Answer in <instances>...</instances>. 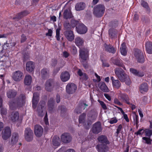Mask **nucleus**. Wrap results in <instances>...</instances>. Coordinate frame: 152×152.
<instances>
[{
	"label": "nucleus",
	"instance_id": "1",
	"mask_svg": "<svg viewBox=\"0 0 152 152\" xmlns=\"http://www.w3.org/2000/svg\"><path fill=\"white\" fill-rule=\"evenodd\" d=\"M115 73L118 79L121 82H125L126 85L129 86L131 81L129 76L121 68H117L115 70Z\"/></svg>",
	"mask_w": 152,
	"mask_h": 152
},
{
	"label": "nucleus",
	"instance_id": "2",
	"mask_svg": "<svg viewBox=\"0 0 152 152\" xmlns=\"http://www.w3.org/2000/svg\"><path fill=\"white\" fill-rule=\"evenodd\" d=\"M59 86V83L55 81L53 79L48 80L45 84V90L49 92L52 91L54 88Z\"/></svg>",
	"mask_w": 152,
	"mask_h": 152
},
{
	"label": "nucleus",
	"instance_id": "3",
	"mask_svg": "<svg viewBox=\"0 0 152 152\" xmlns=\"http://www.w3.org/2000/svg\"><path fill=\"white\" fill-rule=\"evenodd\" d=\"M105 7L104 5L99 4L96 5L93 9V13L94 15L97 18H101L104 15Z\"/></svg>",
	"mask_w": 152,
	"mask_h": 152
},
{
	"label": "nucleus",
	"instance_id": "4",
	"mask_svg": "<svg viewBox=\"0 0 152 152\" xmlns=\"http://www.w3.org/2000/svg\"><path fill=\"white\" fill-rule=\"evenodd\" d=\"M134 56L137 60L138 62L140 63H143L145 61V58L143 53L138 49L134 50Z\"/></svg>",
	"mask_w": 152,
	"mask_h": 152
},
{
	"label": "nucleus",
	"instance_id": "5",
	"mask_svg": "<svg viewBox=\"0 0 152 152\" xmlns=\"http://www.w3.org/2000/svg\"><path fill=\"white\" fill-rule=\"evenodd\" d=\"M89 50L87 48L80 49L79 50V58L83 61H86L89 57Z\"/></svg>",
	"mask_w": 152,
	"mask_h": 152
},
{
	"label": "nucleus",
	"instance_id": "6",
	"mask_svg": "<svg viewBox=\"0 0 152 152\" xmlns=\"http://www.w3.org/2000/svg\"><path fill=\"white\" fill-rule=\"evenodd\" d=\"M33 133L32 130L29 128H26L25 130L24 137L28 142L31 141L33 138Z\"/></svg>",
	"mask_w": 152,
	"mask_h": 152
},
{
	"label": "nucleus",
	"instance_id": "7",
	"mask_svg": "<svg viewBox=\"0 0 152 152\" xmlns=\"http://www.w3.org/2000/svg\"><path fill=\"white\" fill-rule=\"evenodd\" d=\"M45 101H42L40 102L37 110L39 116L42 117L44 115L45 113Z\"/></svg>",
	"mask_w": 152,
	"mask_h": 152
},
{
	"label": "nucleus",
	"instance_id": "8",
	"mask_svg": "<svg viewBox=\"0 0 152 152\" xmlns=\"http://www.w3.org/2000/svg\"><path fill=\"white\" fill-rule=\"evenodd\" d=\"M77 87L74 83H68L66 86V91L69 94H72L75 93L77 90Z\"/></svg>",
	"mask_w": 152,
	"mask_h": 152
},
{
	"label": "nucleus",
	"instance_id": "9",
	"mask_svg": "<svg viewBox=\"0 0 152 152\" xmlns=\"http://www.w3.org/2000/svg\"><path fill=\"white\" fill-rule=\"evenodd\" d=\"M25 96H20L13 102V104H15L16 106H22L25 102Z\"/></svg>",
	"mask_w": 152,
	"mask_h": 152
},
{
	"label": "nucleus",
	"instance_id": "10",
	"mask_svg": "<svg viewBox=\"0 0 152 152\" xmlns=\"http://www.w3.org/2000/svg\"><path fill=\"white\" fill-rule=\"evenodd\" d=\"M12 77L14 81H19L23 79V73L20 71H16L13 73Z\"/></svg>",
	"mask_w": 152,
	"mask_h": 152
},
{
	"label": "nucleus",
	"instance_id": "11",
	"mask_svg": "<svg viewBox=\"0 0 152 152\" xmlns=\"http://www.w3.org/2000/svg\"><path fill=\"white\" fill-rule=\"evenodd\" d=\"M61 141L64 143H69L72 140V137L70 134L67 133L62 134L61 137Z\"/></svg>",
	"mask_w": 152,
	"mask_h": 152
},
{
	"label": "nucleus",
	"instance_id": "12",
	"mask_svg": "<svg viewBox=\"0 0 152 152\" xmlns=\"http://www.w3.org/2000/svg\"><path fill=\"white\" fill-rule=\"evenodd\" d=\"M1 134L3 139L4 140H7L11 135V130L10 128L8 126L5 127L2 131Z\"/></svg>",
	"mask_w": 152,
	"mask_h": 152
},
{
	"label": "nucleus",
	"instance_id": "13",
	"mask_svg": "<svg viewBox=\"0 0 152 152\" xmlns=\"http://www.w3.org/2000/svg\"><path fill=\"white\" fill-rule=\"evenodd\" d=\"M102 129L101 124L100 122H98L93 124L92 128V132L98 134L101 132Z\"/></svg>",
	"mask_w": 152,
	"mask_h": 152
},
{
	"label": "nucleus",
	"instance_id": "14",
	"mask_svg": "<svg viewBox=\"0 0 152 152\" xmlns=\"http://www.w3.org/2000/svg\"><path fill=\"white\" fill-rule=\"evenodd\" d=\"M77 32L80 34H84L87 31V28L84 24H79L76 28Z\"/></svg>",
	"mask_w": 152,
	"mask_h": 152
},
{
	"label": "nucleus",
	"instance_id": "15",
	"mask_svg": "<svg viewBox=\"0 0 152 152\" xmlns=\"http://www.w3.org/2000/svg\"><path fill=\"white\" fill-rule=\"evenodd\" d=\"M43 129L40 126L36 125L34 127V133L35 135L38 137H40L42 134Z\"/></svg>",
	"mask_w": 152,
	"mask_h": 152
},
{
	"label": "nucleus",
	"instance_id": "16",
	"mask_svg": "<svg viewBox=\"0 0 152 152\" xmlns=\"http://www.w3.org/2000/svg\"><path fill=\"white\" fill-rule=\"evenodd\" d=\"M64 34L67 39L69 41H72L74 39L75 35L72 30L65 31Z\"/></svg>",
	"mask_w": 152,
	"mask_h": 152
},
{
	"label": "nucleus",
	"instance_id": "17",
	"mask_svg": "<svg viewBox=\"0 0 152 152\" xmlns=\"http://www.w3.org/2000/svg\"><path fill=\"white\" fill-rule=\"evenodd\" d=\"M118 33L117 30L114 28H110L108 30L109 37L112 39L117 38Z\"/></svg>",
	"mask_w": 152,
	"mask_h": 152
},
{
	"label": "nucleus",
	"instance_id": "18",
	"mask_svg": "<svg viewBox=\"0 0 152 152\" xmlns=\"http://www.w3.org/2000/svg\"><path fill=\"white\" fill-rule=\"evenodd\" d=\"M77 75L80 77V79L82 81H86L88 80V76L87 74L83 72L80 69H79L77 72Z\"/></svg>",
	"mask_w": 152,
	"mask_h": 152
},
{
	"label": "nucleus",
	"instance_id": "19",
	"mask_svg": "<svg viewBox=\"0 0 152 152\" xmlns=\"http://www.w3.org/2000/svg\"><path fill=\"white\" fill-rule=\"evenodd\" d=\"M84 40L80 37H76L75 39V43L79 48L81 49L84 45Z\"/></svg>",
	"mask_w": 152,
	"mask_h": 152
},
{
	"label": "nucleus",
	"instance_id": "20",
	"mask_svg": "<svg viewBox=\"0 0 152 152\" xmlns=\"http://www.w3.org/2000/svg\"><path fill=\"white\" fill-rule=\"evenodd\" d=\"M70 77L69 73L66 71L62 72L60 75V79L63 82L67 81L70 79Z\"/></svg>",
	"mask_w": 152,
	"mask_h": 152
},
{
	"label": "nucleus",
	"instance_id": "21",
	"mask_svg": "<svg viewBox=\"0 0 152 152\" xmlns=\"http://www.w3.org/2000/svg\"><path fill=\"white\" fill-rule=\"evenodd\" d=\"M111 61L115 65L121 67L123 68L124 69H126L124 65L122 60L120 58L115 59L113 58L111 59Z\"/></svg>",
	"mask_w": 152,
	"mask_h": 152
},
{
	"label": "nucleus",
	"instance_id": "22",
	"mask_svg": "<svg viewBox=\"0 0 152 152\" xmlns=\"http://www.w3.org/2000/svg\"><path fill=\"white\" fill-rule=\"evenodd\" d=\"M106 144H101L97 145L96 148L99 152H107L108 150V147Z\"/></svg>",
	"mask_w": 152,
	"mask_h": 152
},
{
	"label": "nucleus",
	"instance_id": "23",
	"mask_svg": "<svg viewBox=\"0 0 152 152\" xmlns=\"http://www.w3.org/2000/svg\"><path fill=\"white\" fill-rule=\"evenodd\" d=\"M63 15L64 18L66 19H70L73 17L71 10L69 9H67L64 10Z\"/></svg>",
	"mask_w": 152,
	"mask_h": 152
},
{
	"label": "nucleus",
	"instance_id": "24",
	"mask_svg": "<svg viewBox=\"0 0 152 152\" xmlns=\"http://www.w3.org/2000/svg\"><path fill=\"white\" fill-rule=\"evenodd\" d=\"M105 50L106 51L111 53L113 54H114L116 51V50L111 45H107L105 43L104 45Z\"/></svg>",
	"mask_w": 152,
	"mask_h": 152
},
{
	"label": "nucleus",
	"instance_id": "25",
	"mask_svg": "<svg viewBox=\"0 0 152 152\" xmlns=\"http://www.w3.org/2000/svg\"><path fill=\"white\" fill-rule=\"evenodd\" d=\"M19 113L16 111L12 112L10 115L11 120L13 122H16L18 121L19 119Z\"/></svg>",
	"mask_w": 152,
	"mask_h": 152
},
{
	"label": "nucleus",
	"instance_id": "26",
	"mask_svg": "<svg viewBox=\"0 0 152 152\" xmlns=\"http://www.w3.org/2000/svg\"><path fill=\"white\" fill-rule=\"evenodd\" d=\"M34 63L32 61H28L26 64V70L29 72H31L34 71Z\"/></svg>",
	"mask_w": 152,
	"mask_h": 152
},
{
	"label": "nucleus",
	"instance_id": "27",
	"mask_svg": "<svg viewBox=\"0 0 152 152\" xmlns=\"http://www.w3.org/2000/svg\"><path fill=\"white\" fill-rule=\"evenodd\" d=\"M148 86L147 83H144L141 84L140 87V91L142 94L146 92L148 90Z\"/></svg>",
	"mask_w": 152,
	"mask_h": 152
},
{
	"label": "nucleus",
	"instance_id": "28",
	"mask_svg": "<svg viewBox=\"0 0 152 152\" xmlns=\"http://www.w3.org/2000/svg\"><path fill=\"white\" fill-rule=\"evenodd\" d=\"M42 77L43 79H45L49 76V71L48 69L44 68L41 71Z\"/></svg>",
	"mask_w": 152,
	"mask_h": 152
},
{
	"label": "nucleus",
	"instance_id": "29",
	"mask_svg": "<svg viewBox=\"0 0 152 152\" xmlns=\"http://www.w3.org/2000/svg\"><path fill=\"white\" fill-rule=\"evenodd\" d=\"M58 111H60L61 115L64 117L66 115V110L65 106L64 105H59L58 106Z\"/></svg>",
	"mask_w": 152,
	"mask_h": 152
},
{
	"label": "nucleus",
	"instance_id": "30",
	"mask_svg": "<svg viewBox=\"0 0 152 152\" xmlns=\"http://www.w3.org/2000/svg\"><path fill=\"white\" fill-rule=\"evenodd\" d=\"M55 102L53 99L52 98L50 99L48 102V108L49 110L52 112L54 109Z\"/></svg>",
	"mask_w": 152,
	"mask_h": 152
},
{
	"label": "nucleus",
	"instance_id": "31",
	"mask_svg": "<svg viewBox=\"0 0 152 152\" xmlns=\"http://www.w3.org/2000/svg\"><path fill=\"white\" fill-rule=\"evenodd\" d=\"M98 86L99 88L103 91L105 92H109V89L104 82H100Z\"/></svg>",
	"mask_w": 152,
	"mask_h": 152
},
{
	"label": "nucleus",
	"instance_id": "32",
	"mask_svg": "<svg viewBox=\"0 0 152 152\" xmlns=\"http://www.w3.org/2000/svg\"><path fill=\"white\" fill-rule=\"evenodd\" d=\"M52 144L56 146H59L61 144V140L59 137L57 136H54L52 139Z\"/></svg>",
	"mask_w": 152,
	"mask_h": 152
},
{
	"label": "nucleus",
	"instance_id": "33",
	"mask_svg": "<svg viewBox=\"0 0 152 152\" xmlns=\"http://www.w3.org/2000/svg\"><path fill=\"white\" fill-rule=\"evenodd\" d=\"M145 47L147 52L150 54H152V42H146Z\"/></svg>",
	"mask_w": 152,
	"mask_h": 152
},
{
	"label": "nucleus",
	"instance_id": "34",
	"mask_svg": "<svg viewBox=\"0 0 152 152\" xmlns=\"http://www.w3.org/2000/svg\"><path fill=\"white\" fill-rule=\"evenodd\" d=\"M18 135L16 133H13L11 140V144L12 145H15L18 142Z\"/></svg>",
	"mask_w": 152,
	"mask_h": 152
},
{
	"label": "nucleus",
	"instance_id": "35",
	"mask_svg": "<svg viewBox=\"0 0 152 152\" xmlns=\"http://www.w3.org/2000/svg\"><path fill=\"white\" fill-rule=\"evenodd\" d=\"M32 78L30 75H26L24 80V83L26 85H30L32 82Z\"/></svg>",
	"mask_w": 152,
	"mask_h": 152
},
{
	"label": "nucleus",
	"instance_id": "36",
	"mask_svg": "<svg viewBox=\"0 0 152 152\" xmlns=\"http://www.w3.org/2000/svg\"><path fill=\"white\" fill-rule=\"evenodd\" d=\"M85 7V4L83 2L77 4L75 6V9L77 11H79L84 10Z\"/></svg>",
	"mask_w": 152,
	"mask_h": 152
},
{
	"label": "nucleus",
	"instance_id": "37",
	"mask_svg": "<svg viewBox=\"0 0 152 152\" xmlns=\"http://www.w3.org/2000/svg\"><path fill=\"white\" fill-rule=\"evenodd\" d=\"M126 48L127 47L125 43H122L120 49V52L122 55L126 56V55L127 53Z\"/></svg>",
	"mask_w": 152,
	"mask_h": 152
},
{
	"label": "nucleus",
	"instance_id": "38",
	"mask_svg": "<svg viewBox=\"0 0 152 152\" xmlns=\"http://www.w3.org/2000/svg\"><path fill=\"white\" fill-rule=\"evenodd\" d=\"M39 99V96H33L32 99V106L34 109L36 108Z\"/></svg>",
	"mask_w": 152,
	"mask_h": 152
},
{
	"label": "nucleus",
	"instance_id": "39",
	"mask_svg": "<svg viewBox=\"0 0 152 152\" xmlns=\"http://www.w3.org/2000/svg\"><path fill=\"white\" fill-rule=\"evenodd\" d=\"M98 140L102 144H106L108 143L107 138L105 136L102 135L99 136L98 138Z\"/></svg>",
	"mask_w": 152,
	"mask_h": 152
},
{
	"label": "nucleus",
	"instance_id": "40",
	"mask_svg": "<svg viewBox=\"0 0 152 152\" xmlns=\"http://www.w3.org/2000/svg\"><path fill=\"white\" fill-rule=\"evenodd\" d=\"M64 27L65 31L71 30L72 28L70 23L68 21L64 22Z\"/></svg>",
	"mask_w": 152,
	"mask_h": 152
},
{
	"label": "nucleus",
	"instance_id": "41",
	"mask_svg": "<svg viewBox=\"0 0 152 152\" xmlns=\"http://www.w3.org/2000/svg\"><path fill=\"white\" fill-rule=\"evenodd\" d=\"M112 84L114 88L118 89L120 88L121 86V83L118 80L113 81Z\"/></svg>",
	"mask_w": 152,
	"mask_h": 152
},
{
	"label": "nucleus",
	"instance_id": "42",
	"mask_svg": "<svg viewBox=\"0 0 152 152\" xmlns=\"http://www.w3.org/2000/svg\"><path fill=\"white\" fill-rule=\"evenodd\" d=\"M118 21L117 20H113L111 21L109 23V26L110 28H115L117 26Z\"/></svg>",
	"mask_w": 152,
	"mask_h": 152
},
{
	"label": "nucleus",
	"instance_id": "43",
	"mask_svg": "<svg viewBox=\"0 0 152 152\" xmlns=\"http://www.w3.org/2000/svg\"><path fill=\"white\" fill-rule=\"evenodd\" d=\"M119 98L122 100L123 101L125 102L127 104H129L130 103L129 102V99L128 97L127 96H120Z\"/></svg>",
	"mask_w": 152,
	"mask_h": 152
},
{
	"label": "nucleus",
	"instance_id": "44",
	"mask_svg": "<svg viewBox=\"0 0 152 152\" xmlns=\"http://www.w3.org/2000/svg\"><path fill=\"white\" fill-rule=\"evenodd\" d=\"M86 117V113H83L81 114L79 117V122L80 123H83L85 121Z\"/></svg>",
	"mask_w": 152,
	"mask_h": 152
},
{
	"label": "nucleus",
	"instance_id": "45",
	"mask_svg": "<svg viewBox=\"0 0 152 152\" xmlns=\"http://www.w3.org/2000/svg\"><path fill=\"white\" fill-rule=\"evenodd\" d=\"M70 24L72 28H75L77 25H79V22L78 21L72 19L70 21Z\"/></svg>",
	"mask_w": 152,
	"mask_h": 152
},
{
	"label": "nucleus",
	"instance_id": "46",
	"mask_svg": "<svg viewBox=\"0 0 152 152\" xmlns=\"http://www.w3.org/2000/svg\"><path fill=\"white\" fill-rule=\"evenodd\" d=\"M17 94V91L14 89H10L7 91V95H16Z\"/></svg>",
	"mask_w": 152,
	"mask_h": 152
},
{
	"label": "nucleus",
	"instance_id": "47",
	"mask_svg": "<svg viewBox=\"0 0 152 152\" xmlns=\"http://www.w3.org/2000/svg\"><path fill=\"white\" fill-rule=\"evenodd\" d=\"M141 4L142 6L147 10L149 8L147 2L143 0L141 1Z\"/></svg>",
	"mask_w": 152,
	"mask_h": 152
},
{
	"label": "nucleus",
	"instance_id": "48",
	"mask_svg": "<svg viewBox=\"0 0 152 152\" xmlns=\"http://www.w3.org/2000/svg\"><path fill=\"white\" fill-rule=\"evenodd\" d=\"M91 121L90 120H88L85 123L84 125L86 129H88L89 126L91 125Z\"/></svg>",
	"mask_w": 152,
	"mask_h": 152
},
{
	"label": "nucleus",
	"instance_id": "49",
	"mask_svg": "<svg viewBox=\"0 0 152 152\" xmlns=\"http://www.w3.org/2000/svg\"><path fill=\"white\" fill-rule=\"evenodd\" d=\"M129 71L132 74L135 76H137L138 70L136 69L133 68H130L129 69Z\"/></svg>",
	"mask_w": 152,
	"mask_h": 152
},
{
	"label": "nucleus",
	"instance_id": "50",
	"mask_svg": "<svg viewBox=\"0 0 152 152\" xmlns=\"http://www.w3.org/2000/svg\"><path fill=\"white\" fill-rule=\"evenodd\" d=\"M60 28H57L56 29V39L58 40H59L60 39Z\"/></svg>",
	"mask_w": 152,
	"mask_h": 152
},
{
	"label": "nucleus",
	"instance_id": "51",
	"mask_svg": "<svg viewBox=\"0 0 152 152\" xmlns=\"http://www.w3.org/2000/svg\"><path fill=\"white\" fill-rule=\"evenodd\" d=\"M23 17V15H22L21 12H20L18 13L16 17H13V19L15 20V19H18L19 20L21 19Z\"/></svg>",
	"mask_w": 152,
	"mask_h": 152
},
{
	"label": "nucleus",
	"instance_id": "52",
	"mask_svg": "<svg viewBox=\"0 0 152 152\" xmlns=\"http://www.w3.org/2000/svg\"><path fill=\"white\" fill-rule=\"evenodd\" d=\"M138 116L137 115H135L134 116V121L135 122L137 128L138 127Z\"/></svg>",
	"mask_w": 152,
	"mask_h": 152
},
{
	"label": "nucleus",
	"instance_id": "53",
	"mask_svg": "<svg viewBox=\"0 0 152 152\" xmlns=\"http://www.w3.org/2000/svg\"><path fill=\"white\" fill-rule=\"evenodd\" d=\"M82 108L81 106H80V107H77L75 110V112L77 114L80 113L81 112V109Z\"/></svg>",
	"mask_w": 152,
	"mask_h": 152
},
{
	"label": "nucleus",
	"instance_id": "54",
	"mask_svg": "<svg viewBox=\"0 0 152 152\" xmlns=\"http://www.w3.org/2000/svg\"><path fill=\"white\" fill-rule=\"evenodd\" d=\"M26 36L24 34H23L21 36L20 42L21 43L24 42L26 40Z\"/></svg>",
	"mask_w": 152,
	"mask_h": 152
},
{
	"label": "nucleus",
	"instance_id": "55",
	"mask_svg": "<svg viewBox=\"0 0 152 152\" xmlns=\"http://www.w3.org/2000/svg\"><path fill=\"white\" fill-rule=\"evenodd\" d=\"M29 55L28 53H25L23 55V61H26L28 59Z\"/></svg>",
	"mask_w": 152,
	"mask_h": 152
},
{
	"label": "nucleus",
	"instance_id": "56",
	"mask_svg": "<svg viewBox=\"0 0 152 152\" xmlns=\"http://www.w3.org/2000/svg\"><path fill=\"white\" fill-rule=\"evenodd\" d=\"M145 133L146 136L150 137L152 135V130L146 129L145 130Z\"/></svg>",
	"mask_w": 152,
	"mask_h": 152
},
{
	"label": "nucleus",
	"instance_id": "57",
	"mask_svg": "<svg viewBox=\"0 0 152 152\" xmlns=\"http://www.w3.org/2000/svg\"><path fill=\"white\" fill-rule=\"evenodd\" d=\"M71 49L73 54H75L77 53V49L75 46L72 47Z\"/></svg>",
	"mask_w": 152,
	"mask_h": 152
},
{
	"label": "nucleus",
	"instance_id": "58",
	"mask_svg": "<svg viewBox=\"0 0 152 152\" xmlns=\"http://www.w3.org/2000/svg\"><path fill=\"white\" fill-rule=\"evenodd\" d=\"M57 63V60L55 59H53L51 61V65L52 66H55Z\"/></svg>",
	"mask_w": 152,
	"mask_h": 152
},
{
	"label": "nucleus",
	"instance_id": "59",
	"mask_svg": "<svg viewBox=\"0 0 152 152\" xmlns=\"http://www.w3.org/2000/svg\"><path fill=\"white\" fill-rule=\"evenodd\" d=\"M23 17L26 16L29 13V12L27 10H24L20 12Z\"/></svg>",
	"mask_w": 152,
	"mask_h": 152
},
{
	"label": "nucleus",
	"instance_id": "60",
	"mask_svg": "<svg viewBox=\"0 0 152 152\" xmlns=\"http://www.w3.org/2000/svg\"><path fill=\"white\" fill-rule=\"evenodd\" d=\"M144 131L143 129H140L137 132H135L134 134L137 135H141L143 134Z\"/></svg>",
	"mask_w": 152,
	"mask_h": 152
},
{
	"label": "nucleus",
	"instance_id": "61",
	"mask_svg": "<svg viewBox=\"0 0 152 152\" xmlns=\"http://www.w3.org/2000/svg\"><path fill=\"white\" fill-rule=\"evenodd\" d=\"M98 101L100 103V104L102 106V107L103 108V109L104 110L107 109V107L105 104L103 102L100 101V100H98Z\"/></svg>",
	"mask_w": 152,
	"mask_h": 152
},
{
	"label": "nucleus",
	"instance_id": "62",
	"mask_svg": "<svg viewBox=\"0 0 152 152\" xmlns=\"http://www.w3.org/2000/svg\"><path fill=\"white\" fill-rule=\"evenodd\" d=\"M144 72L142 71H138L137 76L139 77H142L144 76Z\"/></svg>",
	"mask_w": 152,
	"mask_h": 152
},
{
	"label": "nucleus",
	"instance_id": "63",
	"mask_svg": "<svg viewBox=\"0 0 152 152\" xmlns=\"http://www.w3.org/2000/svg\"><path fill=\"white\" fill-rule=\"evenodd\" d=\"M143 140L145 141V142L148 144H151L150 139L149 138L146 137H143L142 138Z\"/></svg>",
	"mask_w": 152,
	"mask_h": 152
},
{
	"label": "nucleus",
	"instance_id": "64",
	"mask_svg": "<svg viewBox=\"0 0 152 152\" xmlns=\"http://www.w3.org/2000/svg\"><path fill=\"white\" fill-rule=\"evenodd\" d=\"M52 33L53 31L52 30L50 29H49L48 30V32L46 34V35L49 37H51L52 36Z\"/></svg>",
	"mask_w": 152,
	"mask_h": 152
}]
</instances>
